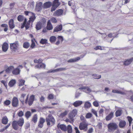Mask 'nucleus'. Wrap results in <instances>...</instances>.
Listing matches in <instances>:
<instances>
[{
	"label": "nucleus",
	"mask_w": 133,
	"mask_h": 133,
	"mask_svg": "<svg viewBox=\"0 0 133 133\" xmlns=\"http://www.w3.org/2000/svg\"><path fill=\"white\" fill-rule=\"evenodd\" d=\"M26 94L24 93L22 94L19 99L20 101L22 103L24 104L25 103L26 104H28L29 106L32 105L33 103L35 98V96L34 95H31L29 97V99H28L29 95H28L26 97V98L25 100V98L26 96Z\"/></svg>",
	"instance_id": "1"
},
{
	"label": "nucleus",
	"mask_w": 133,
	"mask_h": 133,
	"mask_svg": "<svg viewBox=\"0 0 133 133\" xmlns=\"http://www.w3.org/2000/svg\"><path fill=\"white\" fill-rule=\"evenodd\" d=\"M24 123V118H21L17 121H12V126L14 129L17 130L19 129V127H22Z\"/></svg>",
	"instance_id": "2"
},
{
	"label": "nucleus",
	"mask_w": 133,
	"mask_h": 133,
	"mask_svg": "<svg viewBox=\"0 0 133 133\" xmlns=\"http://www.w3.org/2000/svg\"><path fill=\"white\" fill-rule=\"evenodd\" d=\"M46 121L47 125L48 126L53 125L55 123V120L54 117L51 115L50 114L46 118Z\"/></svg>",
	"instance_id": "3"
},
{
	"label": "nucleus",
	"mask_w": 133,
	"mask_h": 133,
	"mask_svg": "<svg viewBox=\"0 0 133 133\" xmlns=\"http://www.w3.org/2000/svg\"><path fill=\"white\" fill-rule=\"evenodd\" d=\"M108 131L109 132H113L118 128V125L115 123H110L108 125Z\"/></svg>",
	"instance_id": "4"
},
{
	"label": "nucleus",
	"mask_w": 133,
	"mask_h": 133,
	"mask_svg": "<svg viewBox=\"0 0 133 133\" xmlns=\"http://www.w3.org/2000/svg\"><path fill=\"white\" fill-rule=\"evenodd\" d=\"M88 124L87 122H82L79 125V128L80 130H84L86 131L88 129Z\"/></svg>",
	"instance_id": "5"
},
{
	"label": "nucleus",
	"mask_w": 133,
	"mask_h": 133,
	"mask_svg": "<svg viewBox=\"0 0 133 133\" xmlns=\"http://www.w3.org/2000/svg\"><path fill=\"white\" fill-rule=\"evenodd\" d=\"M77 111L76 109H75L73 110L69 114V117L70 120L72 122H74L73 118L77 115Z\"/></svg>",
	"instance_id": "6"
},
{
	"label": "nucleus",
	"mask_w": 133,
	"mask_h": 133,
	"mask_svg": "<svg viewBox=\"0 0 133 133\" xmlns=\"http://www.w3.org/2000/svg\"><path fill=\"white\" fill-rule=\"evenodd\" d=\"M18 42H16L15 43L10 44L11 49L12 51L15 52L18 50Z\"/></svg>",
	"instance_id": "7"
},
{
	"label": "nucleus",
	"mask_w": 133,
	"mask_h": 133,
	"mask_svg": "<svg viewBox=\"0 0 133 133\" xmlns=\"http://www.w3.org/2000/svg\"><path fill=\"white\" fill-rule=\"evenodd\" d=\"M12 106L14 107H17L18 105L19 101L18 98L16 97H14L12 99L11 102Z\"/></svg>",
	"instance_id": "8"
},
{
	"label": "nucleus",
	"mask_w": 133,
	"mask_h": 133,
	"mask_svg": "<svg viewBox=\"0 0 133 133\" xmlns=\"http://www.w3.org/2000/svg\"><path fill=\"white\" fill-rule=\"evenodd\" d=\"M20 67L21 68H23V66L22 65H19L18 67L16 68L15 69H14L12 71V73L13 75H17L20 74V70L18 68V67Z\"/></svg>",
	"instance_id": "9"
},
{
	"label": "nucleus",
	"mask_w": 133,
	"mask_h": 133,
	"mask_svg": "<svg viewBox=\"0 0 133 133\" xmlns=\"http://www.w3.org/2000/svg\"><path fill=\"white\" fill-rule=\"evenodd\" d=\"M63 12V10L62 9H59L56 10L54 13L55 16H59L61 15Z\"/></svg>",
	"instance_id": "10"
},
{
	"label": "nucleus",
	"mask_w": 133,
	"mask_h": 133,
	"mask_svg": "<svg viewBox=\"0 0 133 133\" xmlns=\"http://www.w3.org/2000/svg\"><path fill=\"white\" fill-rule=\"evenodd\" d=\"M45 122V119L42 117H41L38 123V127L42 128L43 126V124Z\"/></svg>",
	"instance_id": "11"
},
{
	"label": "nucleus",
	"mask_w": 133,
	"mask_h": 133,
	"mask_svg": "<svg viewBox=\"0 0 133 133\" xmlns=\"http://www.w3.org/2000/svg\"><path fill=\"white\" fill-rule=\"evenodd\" d=\"M42 2H39L37 3L36 6V10L37 11H39L42 10Z\"/></svg>",
	"instance_id": "12"
},
{
	"label": "nucleus",
	"mask_w": 133,
	"mask_h": 133,
	"mask_svg": "<svg viewBox=\"0 0 133 133\" xmlns=\"http://www.w3.org/2000/svg\"><path fill=\"white\" fill-rule=\"evenodd\" d=\"M8 48V45L6 42H4L2 46V51L4 52L7 51Z\"/></svg>",
	"instance_id": "13"
},
{
	"label": "nucleus",
	"mask_w": 133,
	"mask_h": 133,
	"mask_svg": "<svg viewBox=\"0 0 133 133\" xmlns=\"http://www.w3.org/2000/svg\"><path fill=\"white\" fill-rule=\"evenodd\" d=\"M133 61V57L125 60L124 62V64L125 66H128L131 64Z\"/></svg>",
	"instance_id": "14"
},
{
	"label": "nucleus",
	"mask_w": 133,
	"mask_h": 133,
	"mask_svg": "<svg viewBox=\"0 0 133 133\" xmlns=\"http://www.w3.org/2000/svg\"><path fill=\"white\" fill-rule=\"evenodd\" d=\"M52 5V3L50 2H47L44 3L43 4V8L47 9L51 7Z\"/></svg>",
	"instance_id": "15"
},
{
	"label": "nucleus",
	"mask_w": 133,
	"mask_h": 133,
	"mask_svg": "<svg viewBox=\"0 0 133 133\" xmlns=\"http://www.w3.org/2000/svg\"><path fill=\"white\" fill-rule=\"evenodd\" d=\"M46 28L48 30H52L53 29V27L50 20H49L47 23Z\"/></svg>",
	"instance_id": "16"
},
{
	"label": "nucleus",
	"mask_w": 133,
	"mask_h": 133,
	"mask_svg": "<svg viewBox=\"0 0 133 133\" xmlns=\"http://www.w3.org/2000/svg\"><path fill=\"white\" fill-rule=\"evenodd\" d=\"M9 24L10 28L11 29L14 28L15 27V25L14 24V21L13 19H11L9 22Z\"/></svg>",
	"instance_id": "17"
},
{
	"label": "nucleus",
	"mask_w": 133,
	"mask_h": 133,
	"mask_svg": "<svg viewBox=\"0 0 133 133\" xmlns=\"http://www.w3.org/2000/svg\"><path fill=\"white\" fill-rule=\"evenodd\" d=\"M62 29V26L61 25H59L56 27L54 30L53 32H58L61 31Z\"/></svg>",
	"instance_id": "18"
},
{
	"label": "nucleus",
	"mask_w": 133,
	"mask_h": 133,
	"mask_svg": "<svg viewBox=\"0 0 133 133\" xmlns=\"http://www.w3.org/2000/svg\"><path fill=\"white\" fill-rule=\"evenodd\" d=\"M82 101L78 100L74 102L73 104V105L75 107H76L82 104Z\"/></svg>",
	"instance_id": "19"
},
{
	"label": "nucleus",
	"mask_w": 133,
	"mask_h": 133,
	"mask_svg": "<svg viewBox=\"0 0 133 133\" xmlns=\"http://www.w3.org/2000/svg\"><path fill=\"white\" fill-rule=\"evenodd\" d=\"M80 59V58L79 57H77L75 58L70 59L67 61L68 63H74L76 62Z\"/></svg>",
	"instance_id": "20"
},
{
	"label": "nucleus",
	"mask_w": 133,
	"mask_h": 133,
	"mask_svg": "<svg viewBox=\"0 0 133 133\" xmlns=\"http://www.w3.org/2000/svg\"><path fill=\"white\" fill-rule=\"evenodd\" d=\"M31 43L30 45V48L31 49H32L35 48L36 46L35 42L37 43V41L35 38H33L31 40Z\"/></svg>",
	"instance_id": "21"
},
{
	"label": "nucleus",
	"mask_w": 133,
	"mask_h": 133,
	"mask_svg": "<svg viewBox=\"0 0 133 133\" xmlns=\"http://www.w3.org/2000/svg\"><path fill=\"white\" fill-rule=\"evenodd\" d=\"M58 128H59L62 130L64 131H66L67 130L66 126L64 125L61 124L59 126L58 125L57 126Z\"/></svg>",
	"instance_id": "22"
},
{
	"label": "nucleus",
	"mask_w": 133,
	"mask_h": 133,
	"mask_svg": "<svg viewBox=\"0 0 133 133\" xmlns=\"http://www.w3.org/2000/svg\"><path fill=\"white\" fill-rule=\"evenodd\" d=\"M8 119L7 116H5L3 117L2 119V123L6 125L8 123Z\"/></svg>",
	"instance_id": "23"
},
{
	"label": "nucleus",
	"mask_w": 133,
	"mask_h": 133,
	"mask_svg": "<svg viewBox=\"0 0 133 133\" xmlns=\"http://www.w3.org/2000/svg\"><path fill=\"white\" fill-rule=\"evenodd\" d=\"M126 124V122L124 120H121L119 122V127L120 128L124 127Z\"/></svg>",
	"instance_id": "24"
},
{
	"label": "nucleus",
	"mask_w": 133,
	"mask_h": 133,
	"mask_svg": "<svg viewBox=\"0 0 133 133\" xmlns=\"http://www.w3.org/2000/svg\"><path fill=\"white\" fill-rule=\"evenodd\" d=\"M46 65L44 63H42L41 64H38L36 66V67L37 68L41 69V68L43 69L45 68Z\"/></svg>",
	"instance_id": "25"
},
{
	"label": "nucleus",
	"mask_w": 133,
	"mask_h": 133,
	"mask_svg": "<svg viewBox=\"0 0 133 133\" xmlns=\"http://www.w3.org/2000/svg\"><path fill=\"white\" fill-rule=\"evenodd\" d=\"M60 4L59 0H54L53 2L52 5L57 8Z\"/></svg>",
	"instance_id": "26"
},
{
	"label": "nucleus",
	"mask_w": 133,
	"mask_h": 133,
	"mask_svg": "<svg viewBox=\"0 0 133 133\" xmlns=\"http://www.w3.org/2000/svg\"><path fill=\"white\" fill-rule=\"evenodd\" d=\"M114 115V113L112 112H111L105 118L107 121H109L113 117Z\"/></svg>",
	"instance_id": "27"
},
{
	"label": "nucleus",
	"mask_w": 133,
	"mask_h": 133,
	"mask_svg": "<svg viewBox=\"0 0 133 133\" xmlns=\"http://www.w3.org/2000/svg\"><path fill=\"white\" fill-rule=\"evenodd\" d=\"M24 14L25 16H28L30 17L35 15V14L33 12L27 11H24Z\"/></svg>",
	"instance_id": "28"
},
{
	"label": "nucleus",
	"mask_w": 133,
	"mask_h": 133,
	"mask_svg": "<svg viewBox=\"0 0 133 133\" xmlns=\"http://www.w3.org/2000/svg\"><path fill=\"white\" fill-rule=\"evenodd\" d=\"M16 81L14 79H12L8 83V85L10 87H12L16 83Z\"/></svg>",
	"instance_id": "29"
},
{
	"label": "nucleus",
	"mask_w": 133,
	"mask_h": 133,
	"mask_svg": "<svg viewBox=\"0 0 133 133\" xmlns=\"http://www.w3.org/2000/svg\"><path fill=\"white\" fill-rule=\"evenodd\" d=\"M37 114H35L33 116L31 121L33 122L34 123H36L37 121Z\"/></svg>",
	"instance_id": "30"
},
{
	"label": "nucleus",
	"mask_w": 133,
	"mask_h": 133,
	"mask_svg": "<svg viewBox=\"0 0 133 133\" xmlns=\"http://www.w3.org/2000/svg\"><path fill=\"white\" fill-rule=\"evenodd\" d=\"M122 113V110L121 109H118L116 110L115 114L116 117L120 116Z\"/></svg>",
	"instance_id": "31"
},
{
	"label": "nucleus",
	"mask_w": 133,
	"mask_h": 133,
	"mask_svg": "<svg viewBox=\"0 0 133 133\" xmlns=\"http://www.w3.org/2000/svg\"><path fill=\"white\" fill-rule=\"evenodd\" d=\"M42 27V23L39 22H38L36 25V29L37 30H39L41 29Z\"/></svg>",
	"instance_id": "32"
},
{
	"label": "nucleus",
	"mask_w": 133,
	"mask_h": 133,
	"mask_svg": "<svg viewBox=\"0 0 133 133\" xmlns=\"http://www.w3.org/2000/svg\"><path fill=\"white\" fill-rule=\"evenodd\" d=\"M14 68V66H11L8 67L5 70V71L7 73H9L10 71Z\"/></svg>",
	"instance_id": "33"
},
{
	"label": "nucleus",
	"mask_w": 133,
	"mask_h": 133,
	"mask_svg": "<svg viewBox=\"0 0 133 133\" xmlns=\"http://www.w3.org/2000/svg\"><path fill=\"white\" fill-rule=\"evenodd\" d=\"M23 46L24 48L28 49L30 46V44L29 42H25L24 43Z\"/></svg>",
	"instance_id": "34"
},
{
	"label": "nucleus",
	"mask_w": 133,
	"mask_h": 133,
	"mask_svg": "<svg viewBox=\"0 0 133 133\" xmlns=\"http://www.w3.org/2000/svg\"><path fill=\"white\" fill-rule=\"evenodd\" d=\"M39 43L42 44H46L48 43V40L46 39L42 38L40 41Z\"/></svg>",
	"instance_id": "35"
},
{
	"label": "nucleus",
	"mask_w": 133,
	"mask_h": 133,
	"mask_svg": "<svg viewBox=\"0 0 133 133\" xmlns=\"http://www.w3.org/2000/svg\"><path fill=\"white\" fill-rule=\"evenodd\" d=\"M24 19V17L22 15H19L17 17V20L19 22L23 21Z\"/></svg>",
	"instance_id": "36"
},
{
	"label": "nucleus",
	"mask_w": 133,
	"mask_h": 133,
	"mask_svg": "<svg viewBox=\"0 0 133 133\" xmlns=\"http://www.w3.org/2000/svg\"><path fill=\"white\" fill-rule=\"evenodd\" d=\"M56 39V38L55 36H52L49 39V41L51 43L55 42Z\"/></svg>",
	"instance_id": "37"
},
{
	"label": "nucleus",
	"mask_w": 133,
	"mask_h": 133,
	"mask_svg": "<svg viewBox=\"0 0 133 133\" xmlns=\"http://www.w3.org/2000/svg\"><path fill=\"white\" fill-rule=\"evenodd\" d=\"M112 92L115 93L119 94L122 95H124L125 94V93L124 92L116 90H112Z\"/></svg>",
	"instance_id": "38"
},
{
	"label": "nucleus",
	"mask_w": 133,
	"mask_h": 133,
	"mask_svg": "<svg viewBox=\"0 0 133 133\" xmlns=\"http://www.w3.org/2000/svg\"><path fill=\"white\" fill-rule=\"evenodd\" d=\"M91 104L90 102H87L85 103L84 107L85 108H89L91 107Z\"/></svg>",
	"instance_id": "39"
},
{
	"label": "nucleus",
	"mask_w": 133,
	"mask_h": 133,
	"mask_svg": "<svg viewBox=\"0 0 133 133\" xmlns=\"http://www.w3.org/2000/svg\"><path fill=\"white\" fill-rule=\"evenodd\" d=\"M11 103V101L8 99L5 100L3 102V104L4 106H8Z\"/></svg>",
	"instance_id": "40"
},
{
	"label": "nucleus",
	"mask_w": 133,
	"mask_h": 133,
	"mask_svg": "<svg viewBox=\"0 0 133 133\" xmlns=\"http://www.w3.org/2000/svg\"><path fill=\"white\" fill-rule=\"evenodd\" d=\"M31 113L30 111H27L25 114V116L27 119L28 118L31 116Z\"/></svg>",
	"instance_id": "41"
},
{
	"label": "nucleus",
	"mask_w": 133,
	"mask_h": 133,
	"mask_svg": "<svg viewBox=\"0 0 133 133\" xmlns=\"http://www.w3.org/2000/svg\"><path fill=\"white\" fill-rule=\"evenodd\" d=\"M85 90H83V91L86 93H89L91 92V89L88 87H85Z\"/></svg>",
	"instance_id": "42"
},
{
	"label": "nucleus",
	"mask_w": 133,
	"mask_h": 133,
	"mask_svg": "<svg viewBox=\"0 0 133 133\" xmlns=\"http://www.w3.org/2000/svg\"><path fill=\"white\" fill-rule=\"evenodd\" d=\"M69 112L68 110H65L64 112L61 113L60 115V116L62 117H63L66 115Z\"/></svg>",
	"instance_id": "43"
},
{
	"label": "nucleus",
	"mask_w": 133,
	"mask_h": 133,
	"mask_svg": "<svg viewBox=\"0 0 133 133\" xmlns=\"http://www.w3.org/2000/svg\"><path fill=\"white\" fill-rule=\"evenodd\" d=\"M92 76L95 79H99L101 78V76L96 74H93L92 75Z\"/></svg>",
	"instance_id": "44"
},
{
	"label": "nucleus",
	"mask_w": 133,
	"mask_h": 133,
	"mask_svg": "<svg viewBox=\"0 0 133 133\" xmlns=\"http://www.w3.org/2000/svg\"><path fill=\"white\" fill-rule=\"evenodd\" d=\"M67 128L68 133H71L72 131V129L71 126L70 125H68Z\"/></svg>",
	"instance_id": "45"
},
{
	"label": "nucleus",
	"mask_w": 133,
	"mask_h": 133,
	"mask_svg": "<svg viewBox=\"0 0 133 133\" xmlns=\"http://www.w3.org/2000/svg\"><path fill=\"white\" fill-rule=\"evenodd\" d=\"M43 62V60L41 58H39L38 60L35 59L34 60V62L35 63H41Z\"/></svg>",
	"instance_id": "46"
},
{
	"label": "nucleus",
	"mask_w": 133,
	"mask_h": 133,
	"mask_svg": "<svg viewBox=\"0 0 133 133\" xmlns=\"http://www.w3.org/2000/svg\"><path fill=\"white\" fill-rule=\"evenodd\" d=\"M35 18L36 17H35V15L33 16H32L31 17L29 18V20L28 21L30 22H33Z\"/></svg>",
	"instance_id": "47"
},
{
	"label": "nucleus",
	"mask_w": 133,
	"mask_h": 133,
	"mask_svg": "<svg viewBox=\"0 0 133 133\" xmlns=\"http://www.w3.org/2000/svg\"><path fill=\"white\" fill-rule=\"evenodd\" d=\"M94 49L96 50H102L104 49V47H102L100 46H98L94 48Z\"/></svg>",
	"instance_id": "48"
},
{
	"label": "nucleus",
	"mask_w": 133,
	"mask_h": 133,
	"mask_svg": "<svg viewBox=\"0 0 133 133\" xmlns=\"http://www.w3.org/2000/svg\"><path fill=\"white\" fill-rule=\"evenodd\" d=\"M19 86H22L24 84L25 81L24 80L21 79L19 80Z\"/></svg>",
	"instance_id": "49"
},
{
	"label": "nucleus",
	"mask_w": 133,
	"mask_h": 133,
	"mask_svg": "<svg viewBox=\"0 0 133 133\" xmlns=\"http://www.w3.org/2000/svg\"><path fill=\"white\" fill-rule=\"evenodd\" d=\"M17 115L19 117H22L24 115V112L22 111H19L17 112Z\"/></svg>",
	"instance_id": "50"
},
{
	"label": "nucleus",
	"mask_w": 133,
	"mask_h": 133,
	"mask_svg": "<svg viewBox=\"0 0 133 133\" xmlns=\"http://www.w3.org/2000/svg\"><path fill=\"white\" fill-rule=\"evenodd\" d=\"M55 72L58 71H63L65 70H66V68H60L55 69Z\"/></svg>",
	"instance_id": "51"
},
{
	"label": "nucleus",
	"mask_w": 133,
	"mask_h": 133,
	"mask_svg": "<svg viewBox=\"0 0 133 133\" xmlns=\"http://www.w3.org/2000/svg\"><path fill=\"white\" fill-rule=\"evenodd\" d=\"M30 22L28 21L25 25V27L26 30L30 28Z\"/></svg>",
	"instance_id": "52"
},
{
	"label": "nucleus",
	"mask_w": 133,
	"mask_h": 133,
	"mask_svg": "<svg viewBox=\"0 0 133 133\" xmlns=\"http://www.w3.org/2000/svg\"><path fill=\"white\" fill-rule=\"evenodd\" d=\"M92 114L90 113H87L85 116V117L87 118H90L92 117Z\"/></svg>",
	"instance_id": "53"
},
{
	"label": "nucleus",
	"mask_w": 133,
	"mask_h": 133,
	"mask_svg": "<svg viewBox=\"0 0 133 133\" xmlns=\"http://www.w3.org/2000/svg\"><path fill=\"white\" fill-rule=\"evenodd\" d=\"M127 118L129 123V125L130 126L132 120V119L131 117L130 116H128Z\"/></svg>",
	"instance_id": "54"
},
{
	"label": "nucleus",
	"mask_w": 133,
	"mask_h": 133,
	"mask_svg": "<svg viewBox=\"0 0 133 133\" xmlns=\"http://www.w3.org/2000/svg\"><path fill=\"white\" fill-rule=\"evenodd\" d=\"M51 21L52 23H56L57 22V20L54 17L51 18Z\"/></svg>",
	"instance_id": "55"
},
{
	"label": "nucleus",
	"mask_w": 133,
	"mask_h": 133,
	"mask_svg": "<svg viewBox=\"0 0 133 133\" xmlns=\"http://www.w3.org/2000/svg\"><path fill=\"white\" fill-rule=\"evenodd\" d=\"M54 98V95L52 94H49L48 97V98L49 99H52Z\"/></svg>",
	"instance_id": "56"
},
{
	"label": "nucleus",
	"mask_w": 133,
	"mask_h": 133,
	"mask_svg": "<svg viewBox=\"0 0 133 133\" xmlns=\"http://www.w3.org/2000/svg\"><path fill=\"white\" fill-rule=\"evenodd\" d=\"M80 119L82 122H87L85 117L82 115H81L80 117Z\"/></svg>",
	"instance_id": "57"
},
{
	"label": "nucleus",
	"mask_w": 133,
	"mask_h": 133,
	"mask_svg": "<svg viewBox=\"0 0 133 133\" xmlns=\"http://www.w3.org/2000/svg\"><path fill=\"white\" fill-rule=\"evenodd\" d=\"M10 123H9L6 126L3 128L2 130V131H3L6 129L10 126Z\"/></svg>",
	"instance_id": "58"
},
{
	"label": "nucleus",
	"mask_w": 133,
	"mask_h": 133,
	"mask_svg": "<svg viewBox=\"0 0 133 133\" xmlns=\"http://www.w3.org/2000/svg\"><path fill=\"white\" fill-rule=\"evenodd\" d=\"M57 40H59L61 42H62L63 41V38L62 36H58L57 37Z\"/></svg>",
	"instance_id": "59"
},
{
	"label": "nucleus",
	"mask_w": 133,
	"mask_h": 133,
	"mask_svg": "<svg viewBox=\"0 0 133 133\" xmlns=\"http://www.w3.org/2000/svg\"><path fill=\"white\" fill-rule=\"evenodd\" d=\"M93 105L95 107H98L99 105V103L98 102L96 101L94 102H93Z\"/></svg>",
	"instance_id": "60"
},
{
	"label": "nucleus",
	"mask_w": 133,
	"mask_h": 133,
	"mask_svg": "<svg viewBox=\"0 0 133 133\" xmlns=\"http://www.w3.org/2000/svg\"><path fill=\"white\" fill-rule=\"evenodd\" d=\"M1 82L7 88V85L5 81L2 80V81H1Z\"/></svg>",
	"instance_id": "61"
},
{
	"label": "nucleus",
	"mask_w": 133,
	"mask_h": 133,
	"mask_svg": "<svg viewBox=\"0 0 133 133\" xmlns=\"http://www.w3.org/2000/svg\"><path fill=\"white\" fill-rule=\"evenodd\" d=\"M57 8V7H56L52 5V7L51 8V11L52 12L55 11Z\"/></svg>",
	"instance_id": "62"
},
{
	"label": "nucleus",
	"mask_w": 133,
	"mask_h": 133,
	"mask_svg": "<svg viewBox=\"0 0 133 133\" xmlns=\"http://www.w3.org/2000/svg\"><path fill=\"white\" fill-rule=\"evenodd\" d=\"M15 4V3L14 2L10 3L9 4V6L12 9L13 8Z\"/></svg>",
	"instance_id": "63"
},
{
	"label": "nucleus",
	"mask_w": 133,
	"mask_h": 133,
	"mask_svg": "<svg viewBox=\"0 0 133 133\" xmlns=\"http://www.w3.org/2000/svg\"><path fill=\"white\" fill-rule=\"evenodd\" d=\"M93 131V129L92 128H90L87 131V133H91Z\"/></svg>",
	"instance_id": "64"
}]
</instances>
